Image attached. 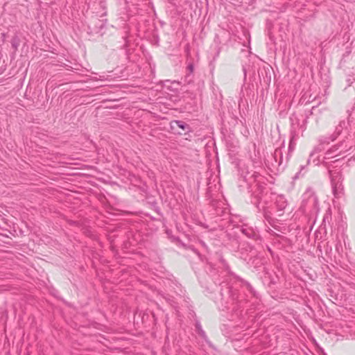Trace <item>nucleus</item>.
I'll list each match as a JSON object with an SVG mask.
<instances>
[{
  "label": "nucleus",
  "instance_id": "obj_1",
  "mask_svg": "<svg viewBox=\"0 0 355 355\" xmlns=\"http://www.w3.org/2000/svg\"><path fill=\"white\" fill-rule=\"evenodd\" d=\"M170 128L175 134L179 135H186L192 132L190 125L180 120L171 121L170 123Z\"/></svg>",
  "mask_w": 355,
  "mask_h": 355
},
{
  "label": "nucleus",
  "instance_id": "obj_2",
  "mask_svg": "<svg viewBox=\"0 0 355 355\" xmlns=\"http://www.w3.org/2000/svg\"><path fill=\"white\" fill-rule=\"evenodd\" d=\"M331 183L333 187V191L336 196H339L342 193L343 187L342 183L340 182V177L338 172H334L331 173Z\"/></svg>",
  "mask_w": 355,
  "mask_h": 355
},
{
  "label": "nucleus",
  "instance_id": "obj_3",
  "mask_svg": "<svg viewBox=\"0 0 355 355\" xmlns=\"http://www.w3.org/2000/svg\"><path fill=\"white\" fill-rule=\"evenodd\" d=\"M20 38L17 35H15L11 40V45L15 51H17L18 47L20 45Z\"/></svg>",
  "mask_w": 355,
  "mask_h": 355
},
{
  "label": "nucleus",
  "instance_id": "obj_4",
  "mask_svg": "<svg viewBox=\"0 0 355 355\" xmlns=\"http://www.w3.org/2000/svg\"><path fill=\"white\" fill-rule=\"evenodd\" d=\"M241 232L248 238H253L255 236V233L250 228L242 227L241 230Z\"/></svg>",
  "mask_w": 355,
  "mask_h": 355
},
{
  "label": "nucleus",
  "instance_id": "obj_5",
  "mask_svg": "<svg viewBox=\"0 0 355 355\" xmlns=\"http://www.w3.org/2000/svg\"><path fill=\"white\" fill-rule=\"evenodd\" d=\"M196 329L198 331V334L202 337V338H205L206 337V334L205 332L202 330V327H201V325L200 323H196Z\"/></svg>",
  "mask_w": 355,
  "mask_h": 355
},
{
  "label": "nucleus",
  "instance_id": "obj_6",
  "mask_svg": "<svg viewBox=\"0 0 355 355\" xmlns=\"http://www.w3.org/2000/svg\"><path fill=\"white\" fill-rule=\"evenodd\" d=\"M184 80L188 83L190 84L193 82V75L191 73H188L184 78Z\"/></svg>",
  "mask_w": 355,
  "mask_h": 355
},
{
  "label": "nucleus",
  "instance_id": "obj_7",
  "mask_svg": "<svg viewBox=\"0 0 355 355\" xmlns=\"http://www.w3.org/2000/svg\"><path fill=\"white\" fill-rule=\"evenodd\" d=\"M153 207H154V209L155 211L159 215V216H162L161 211H160V209L159 207L157 206V204L156 202H154L153 204H152Z\"/></svg>",
  "mask_w": 355,
  "mask_h": 355
},
{
  "label": "nucleus",
  "instance_id": "obj_8",
  "mask_svg": "<svg viewBox=\"0 0 355 355\" xmlns=\"http://www.w3.org/2000/svg\"><path fill=\"white\" fill-rule=\"evenodd\" d=\"M187 69L188 71V73H193V70H194V65L193 63H189L187 67Z\"/></svg>",
  "mask_w": 355,
  "mask_h": 355
},
{
  "label": "nucleus",
  "instance_id": "obj_9",
  "mask_svg": "<svg viewBox=\"0 0 355 355\" xmlns=\"http://www.w3.org/2000/svg\"><path fill=\"white\" fill-rule=\"evenodd\" d=\"M311 200L313 202V204H315V202H316V198H315V197L312 196V197L311 198Z\"/></svg>",
  "mask_w": 355,
  "mask_h": 355
},
{
  "label": "nucleus",
  "instance_id": "obj_10",
  "mask_svg": "<svg viewBox=\"0 0 355 355\" xmlns=\"http://www.w3.org/2000/svg\"><path fill=\"white\" fill-rule=\"evenodd\" d=\"M284 59H285L286 58V48L284 50Z\"/></svg>",
  "mask_w": 355,
  "mask_h": 355
},
{
  "label": "nucleus",
  "instance_id": "obj_11",
  "mask_svg": "<svg viewBox=\"0 0 355 355\" xmlns=\"http://www.w3.org/2000/svg\"><path fill=\"white\" fill-rule=\"evenodd\" d=\"M243 71H244V75L245 76V75H246V73H245V68H243Z\"/></svg>",
  "mask_w": 355,
  "mask_h": 355
},
{
  "label": "nucleus",
  "instance_id": "obj_12",
  "mask_svg": "<svg viewBox=\"0 0 355 355\" xmlns=\"http://www.w3.org/2000/svg\"><path fill=\"white\" fill-rule=\"evenodd\" d=\"M289 148H291V142L290 141V146H289Z\"/></svg>",
  "mask_w": 355,
  "mask_h": 355
},
{
  "label": "nucleus",
  "instance_id": "obj_13",
  "mask_svg": "<svg viewBox=\"0 0 355 355\" xmlns=\"http://www.w3.org/2000/svg\"><path fill=\"white\" fill-rule=\"evenodd\" d=\"M286 159L288 157V154L286 155Z\"/></svg>",
  "mask_w": 355,
  "mask_h": 355
}]
</instances>
